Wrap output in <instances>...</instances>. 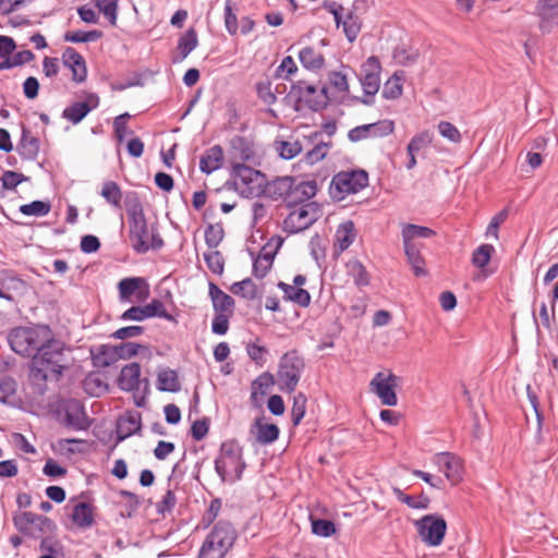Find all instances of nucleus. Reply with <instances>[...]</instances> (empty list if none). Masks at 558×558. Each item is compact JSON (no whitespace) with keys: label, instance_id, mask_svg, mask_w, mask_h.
Returning <instances> with one entry per match:
<instances>
[{"label":"nucleus","instance_id":"nucleus-26","mask_svg":"<svg viewBox=\"0 0 558 558\" xmlns=\"http://www.w3.org/2000/svg\"><path fill=\"white\" fill-rule=\"evenodd\" d=\"M208 290L214 313L234 314L235 302L232 296L223 292L214 282H209Z\"/></svg>","mask_w":558,"mask_h":558},{"label":"nucleus","instance_id":"nucleus-60","mask_svg":"<svg viewBox=\"0 0 558 558\" xmlns=\"http://www.w3.org/2000/svg\"><path fill=\"white\" fill-rule=\"evenodd\" d=\"M114 347L113 352H117L118 360H128L135 356L141 349L147 350V347L135 342H122Z\"/></svg>","mask_w":558,"mask_h":558},{"label":"nucleus","instance_id":"nucleus-14","mask_svg":"<svg viewBox=\"0 0 558 558\" xmlns=\"http://www.w3.org/2000/svg\"><path fill=\"white\" fill-rule=\"evenodd\" d=\"M153 317L163 318L170 323L178 324L179 313L172 314L167 312L162 301L153 299L150 303L144 306H131L121 314L120 319L123 322H143L144 319Z\"/></svg>","mask_w":558,"mask_h":558},{"label":"nucleus","instance_id":"nucleus-45","mask_svg":"<svg viewBox=\"0 0 558 558\" xmlns=\"http://www.w3.org/2000/svg\"><path fill=\"white\" fill-rule=\"evenodd\" d=\"M275 384V376L270 372H264L252 381L251 399L257 400V396L266 395L267 390Z\"/></svg>","mask_w":558,"mask_h":558},{"label":"nucleus","instance_id":"nucleus-59","mask_svg":"<svg viewBox=\"0 0 558 558\" xmlns=\"http://www.w3.org/2000/svg\"><path fill=\"white\" fill-rule=\"evenodd\" d=\"M204 260L208 269L215 275H221L225 269V259L219 251L204 253Z\"/></svg>","mask_w":558,"mask_h":558},{"label":"nucleus","instance_id":"nucleus-28","mask_svg":"<svg viewBox=\"0 0 558 558\" xmlns=\"http://www.w3.org/2000/svg\"><path fill=\"white\" fill-rule=\"evenodd\" d=\"M25 288V281L12 271L3 270L0 274V298L13 302V292H21Z\"/></svg>","mask_w":558,"mask_h":558},{"label":"nucleus","instance_id":"nucleus-15","mask_svg":"<svg viewBox=\"0 0 558 558\" xmlns=\"http://www.w3.org/2000/svg\"><path fill=\"white\" fill-rule=\"evenodd\" d=\"M418 535L427 545L436 547L439 546L447 532L446 520L437 514H426L415 522Z\"/></svg>","mask_w":558,"mask_h":558},{"label":"nucleus","instance_id":"nucleus-49","mask_svg":"<svg viewBox=\"0 0 558 558\" xmlns=\"http://www.w3.org/2000/svg\"><path fill=\"white\" fill-rule=\"evenodd\" d=\"M100 195L106 199L108 204L114 207L121 206L122 191L117 182L106 181L102 184Z\"/></svg>","mask_w":558,"mask_h":558},{"label":"nucleus","instance_id":"nucleus-11","mask_svg":"<svg viewBox=\"0 0 558 558\" xmlns=\"http://www.w3.org/2000/svg\"><path fill=\"white\" fill-rule=\"evenodd\" d=\"M368 185V173L363 169L340 171L329 185V194L335 201H342L349 194H356Z\"/></svg>","mask_w":558,"mask_h":558},{"label":"nucleus","instance_id":"nucleus-19","mask_svg":"<svg viewBox=\"0 0 558 558\" xmlns=\"http://www.w3.org/2000/svg\"><path fill=\"white\" fill-rule=\"evenodd\" d=\"M230 148L241 162L252 166L260 165V156L255 149L254 142L246 136L235 135L230 140Z\"/></svg>","mask_w":558,"mask_h":558},{"label":"nucleus","instance_id":"nucleus-29","mask_svg":"<svg viewBox=\"0 0 558 558\" xmlns=\"http://www.w3.org/2000/svg\"><path fill=\"white\" fill-rule=\"evenodd\" d=\"M537 11L541 19V29L549 32L558 21V0H539Z\"/></svg>","mask_w":558,"mask_h":558},{"label":"nucleus","instance_id":"nucleus-54","mask_svg":"<svg viewBox=\"0 0 558 558\" xmlns=\"http://www.w3.org/2000/svg\"><path fill=\"white\" fill-rule=\"evenodd\" d=\"M39 549L44 553L43 555L63 557V546L57 537V532L43 538L39 543Z\"/></svg>","mask_w":558,"mask_h":558},{"label":"nucleus","instance_id":"nucleus-1","mask_svg":"<svg viewBox=\"0 0 558 558\" xmlns=\"http://www.w3.org/2000/svg\"><path fill=\"white\" fill-rule=\"evenodd\" d=\"M71 349L54 332L28 364V380L36 392L44 395L47 381H59L64 372L71 367Z\"/></svg>","mask_w":558,"mask_h":558},{"label":"nucleus","instance_id":"nucleus-10","mask_svg":"<svg viewBox=\"0 0 558 558\" xmlns=\"http://www.w3.org/2000/svg\"><path fill=\"white\" fill-rule=\"evenodd\" d=\"M15 529L25 537L39 539L57 532V524L48 517L24 511L13 517Z\"/></svg>","mask_w":558,"mask_h":558},{"label":"nucleus","instance_id":"nucleus-5","mask_svg":"<svg viewBox=\"0 0 558 558\" xmlns=\"http://www.w3.org/2000/svg\"><path fill=\"white\" fill-rule=\"evenodd\" d=\"M236 538L234 525L228 520H218L205 537L198 550V558H225Z\"/></svg>","mask_w":558,"mask_h":558},{"label":"nucleus","instance_id":"nucleus-47","mask_svg":"<svg viewBox=\"0 0 558 558\" xmlns=\"http://www.w3.org/2000/svg\"><path fill=\"white\" fill-rule=\"evenodd\" d=\"M20 213L24 216L44 217L51 210L49 201H33L20 206Z\"/></svg>","mask_w":558,"mask_h":558},{"label":"nucleus","instance_id":"nucleus-38","mask_svg":"<svg viewBox=\"0 0 558 558\" xmlns=\"http://www.w3.org/2000/svg\"><path fill=\"white\" fill-rule=\"evenodd\" d=\"M254 427L257 429L256 440L262 445H270L279 438L280 429L274 423H263L260 418H257Z\"/></svg>","mask_w":558,"mask_h":558},{"label":"nucleus","instance_id":"nucleus-53","mask_svg":"<svg viewBox=\"0 0 558 558\" xmlns=\"http://www.w3.org/2000/svg\"><path fill=\"white\" fill-rule=\"evenodd\" d=\"M222 508V500L219 497L213 498L209 502L208 508L205 510L201 523L204 529L214 525L217 522V518Z\"/></svg>","mask_w":558,"mask_h":558},{"label":"nucleus","instance_id":"nucleus-22","mask_svg":"<svg viewBox=\"0 0 558 558\" xmlns=\"http://www.w3.org/2000/svg\"><path fill=\"white\" fill-rule=\"evenodd\" d=\"M142 384L147 388L148 380L141 379V365L138 363L133 362L122 367L118 378L120 389L136 391L141 389Z\"/></svg>","mask_w":558,"mask_h":558},{"label":"nucleus","instance_id":"nucleus-13","mask_svg":"<svg viewBox=\"0 0 558 558\" xmlns=\"http://www.w3.org/2000/svg\"><path fill=\"white\" fill-rule=\"evenodd\" d=\"M283 220V230L288 233H299L310 228L319 216V207L315 202L305 203L291 208Z\"/></svg>","mask_w":558,"mask_h":558},{"label":"nucleus","instance_id":"nucleus-37","mask_svg":"<svg viewBox=\"0 0 558 558\" xmlns=\"http://www.w3.org/2000/svg\"><path fill=\"white\" fill-rule=\"evenodd\" d=\"M299 60L306 70L313 72L322 70L325 65V58L323 53L310 46L300 50Z\"/></svg>","mask_w":558,"mask_h":558},{"label":"nucleus","instance_id":"nucleus-36","mask_svg":"<svg viewBox=\"0 0 558 558\" xmlns=\"http://www.w3.org/2000/svg\"><path fill=\"white\" fill-rule=\"evenodd\" d=\"M156 387L163 392H178L181 389L178 373L171 368H162L157 374Z\"/></svg>","mask_w":558,"mask_h":558},{"label":"nucleus","instance_id":"nucleus-58","mask_svg":"<svg viewBox=\"0 0 558 558\" xmlns=\"http://www.w3.org/2000/svg\"><path fill=\"white\" fill-rule=\"evenodd\" d=\"M234 3L232 0H226L225 2V26L229 35L234 36L239 32V22L236 14L233 11Z\"/></svg>","mask_w":558,"mask_h":558},{"label":"nucleus","instance_id":"nucleus-20","mask_svg":"<svg viewBox=\"0 0 558 558\" xmlns=\"http://www.w3.org/2000/svg\"><path fill=\"white\" fill-rule=\"evenodd\" d=\"M118 292L121 302H130L135 292H137V301H143L149 293L148 283L143 277H126L119 281Z\"/></svg>","mask_w":558,"mask_h":558},{"label":"nucleus","instance_id":"nucleus-32","mask_svg":"<svg viewBox=\"0 0 558 558\" xmlns=\"http://www.w3.org/2000/svg\"><path fill=\"white\" fill-rule=\"evenodd\" d=\"M278 289L283 292V300L292 302L301 307H307L311 304V294L303 288H296L292 284L279 281Z\"/></svg>","mask_w":558,"mask_h":558},{"label":"nucleus","instance_id":"nucleus-61","mask_svg":"<svg viewBox=\"0 0 558 558\" xmlns=\"http://www.w3.org/2000/svg\"><path fill=\"white\" fill-rule=\"evenodd\" d=\"M277 150L282 159L290 160L302 151V145L299 141L288 142L281 141L277 143Z\"/></svg>","mask_w":558,"mask_h":558},{"label":"nucleus","instance_id":"nucleus-21","mask_svg":"<svg viewBox=\"0 0 558 558\" xmlns=\"http://www.w3.org/2000/svg\"><path fill=\"white\" fill-rule=\"evenodd\" d=\"M142 429V414L137 411H126L117 420V442L140 434Z\"/></svg>","mask_w":558,"mask_h":558},{"label":"nucleus","instance_id":"nucleus-16","mask_svg":"<svg viewBox=\"0 0 558 558\" xmlns=\"http://www.w3.org/2000/svg\"><path fill=\"white\" fill-rule=\"evenodd\" d=\"M399 377L393 373L387 376L383 372L375 374L369 383L371 389L379 398L380 402L387 407H395L398 403L396 387L398 386Z\"/></svg>","mask_w":558,"mask_h":558},{"label":"nucleus","instance_id":"nucleus-46","mask_svg":"<svg viewBox=\"0 0 558 558\" xmlns=\"http://www.w3.org/2000/svg\"><path fill=\"white\" fill-rule=\"evenodd\" d=\"M402 76L395 72L384 84L381 96L385 99H397L402 95Z\"/></svg>","mask_w":558,"mask_h":558},{"label":"nucleus","instance_id":"nucleus-42","mask_svg":"<svg viewBox=\"0 0 558 558\" xmlns=\"http://www.w3.org/2000/svg\"><path fill=\"white\" fill-rule=\"evenodd\" d=\"M292 177H281L274 180L269 186V195L274 199H282L287 205L288 194L292 186Z\"/></svg>","mask_w":558,"mask_h":558},{"label":"nucleus","instance_id":"nucleus-27","mask_svg":"<svg viewBox=\"0 0 558 558\" xmlns=\"http://www.w3.org/2000/svg\"><path fill=\"white\" fill-rule=\"evenodd\" d=\"M40 142L37 137L33 136L31 131L23 125L21 131V138L16 145V151L22 159L35 160L39 154Z\"/></svg>","mask_w":558,"mask_h":558},{"label":"nucleus","instance_id":"nucleus-7","mask_svg":"<svg viewBox=\"0 0 558 558\" xmlns=\"http://www.w3.org/2000/svg\"><path fill=\"white\" fill-rule=\"evenodd\" d=\"M288 98L289 100H293L295 111H301L306 107L317 112L325 109L329 101L327 87L318 89L315 85L304 80L292 83Z\"/></svg>","mask_w":558,"mask_h":558},{"label":"nucleus","instance_id":"nucleus-2","mask_svg":"<svg viewBox=\"0 0 558 558\" xmlns=\"http://www.w3.org/2000/svg\"><path fill=\"white\" fill-rule=\"evenodd\" d=\"M126 198V214L129 222V239L133 251L137 254H145L149 250L158 251L165 242L160 236L157 227L148 226L143 205L135 193Z\"/></svg>","mask_w":558,"mask_h":558},{"label":"nucleus","instance_id":"nucleus-57","mask_svg":"<svg viewBox=\"0 0 558 558\" xmlns=\"http://www.w3.org/2000/svg\"><path fill=\"white\" fill-rule=\"evenodd\" d=\"M433 142V134L429 131H422L415 134L408 144V153H418L422 148L428 147Z\"/></svg>","mask_w":558,"mask_h":558},{"label":"nucleus","instance_id":"nucleus-40","mask_svg":"<svg viewBox=\"0 0 558 558\" xmlns=\"http://www.w3.org/2000/svg\"><path fill=\"white\" fill-rule=\"evenodd\" d=\"M114 345L101 344L96 349V352L92 350L93 363L97 367H108L118 361L116 356L117 352H113Z\"/></svg>","mask_w":558,"mask_h":558},{"label":"nucleus","instance_id":"nucleus-33","mask_svg":"<svg viewBox=\"0 0 558 558\" xmlns=\"http://www.w3.org/2000/svg\"><path fill=\"white\" fill-rule=\"evenodd\" d=\"M401 235L403 245H420L414 242V239H429L436 235V231L424 226H418L414 223H402L401 225Z\"/></svg>","mask_w":558,"mask_h":558},{"label":"nucleus","instance_id":"nucleus-64","mask_svg":"<svg viewBox=\"0 0 558 558\" xmlns=\"http://www.w3.org/2000/svg\"><path fill=\"white\" fill-rule=\"evenodd\" d=\"M312 532L322 537H329L336 533V525L327 519H316L312 521Z\"/></svg>","mask_w":558,"mask_h":558},{"label":"nucleus","instance_id":"nucleus-63","mask_svg":"<svg viewBox=\"0 0 558 558\" xmlns=\"http://www.w3.org/2000/svg\"><path fill=\"white\" fill-rule=\"evenodd\" d=\"M119 0H96V7L108 19L111 25L117 24Z\"/></svg>","mask_w":558,"mask_h":558},{"label":"nucleus","instance_id":"nucleus-25","mask_svg":"<svg viewBox=\"0 0 558 558\" xmlns=\"http://www.w3.org/2000/svg\"><path fill=\"white\" fill-rule=\"evenodd\" d=\"M436 463L450 482L457 483L461 480V460L454 453H437Z\"/></svg>","mask_w":558,"mask_h":558},{"label":"nucleus","instance_id":"nucleus-44","mask_svg":"<svg viewBox=\"0 0 558 558\" xmlns=\"http://www.w3.org/2000/svg\"><path fill=\"white\" fill-rule=\"evenodd\" d=\"M230 291L242 299L253 301L257 298V286L251 278H245L241 281L234 282L230 287Z\"/></svg>","mask_w":558,"mask_h":558},{"label":"nucleus","instance_id":"nucleus-8","mask_svg":"<svg viewBox=\"0 0 558 558\" xmlns=\"http://www.w3.org/2000/svg\"><path fill=\"white\" fill-rule=\"evenodd\" d=\"M53 414L56 420L70 430H88L93 423L84 404L73 398L59 400L54 405Z\"/></svg>","mask_w":558,"mask_h":558},{"label":"nucleus","instance_id":"nucleus-24","mask_svg":"<svg viewBox=\"0 0 558 558\" xmlns=\"http://www.w3.org/2000/svg\"><path fill=\"white\" fill-rule=\"evenodd\" d=\"M63 64L71 69L72 78L75 83H83L87 78V68L85 59L74 48L66 47L62 53Z\"/></svg>","mask_w":558,"mask_h":558},{"label":"nucleus","instance_id":"nucleus-30","mask_svg":"<svg viewBox=\"0 0 558 558\" xmlns=\"http://www.w3.org/2000/svg\"><path fill=\"white\" fill-rule=\"evenodd\" d=\"M223 162V149L220 145H214L206 149L201 156L199 170L203 173L210 174L221 168Z\"/></svg>","mask_w":558,"mask_h":558},{"label":"nucleus","instance_id":"nucleus-39","mask_svg":"<svg viewBox=\"0 0 558 558\" xmlns=\"http://www.w3.org/2000/svg\"><path fill=\"white\" fill-rule=\"evenodd\" d=\"M356 232L352 220L342 222L336 231V241L341 252L345 251L355 240Z\"/></svg>","mask_w":558,"mask_h":558},{"label":"nucleus","instance_id":"nucleus-31","mask_svg":"<svg viewBox=\"0 0 558 558\" xmlns=\"http://www.w3.org/2000/svg\"><path fill=\"white\" fill-rule=\"evenodd\" d=\"M198 45L197 32L190 27L178 39V54L173 57L172 62H182Z\"/></svg>","mask_w":558,"mask_h":558},{"label":"nucleus","instance_id":"nucleus-17","mask_svg":"<svg viewBox=\"0 0 558 558\" xmlns=\"http://www.w3.org/2000/svg\"><path fill=\"white\" fill-rule=\"evenodd\" d=\"M395 131V122L389 119L379 120L374 123L363 124L351 129L348 138L353 142H360L368 137H385Z\"/></svg>","mask_w":558,"mask_h":558},{"label":"nucleus","instance_id":"nucleus-18","mask_svg":"<svg viewBox=\"0 0 558 558\" xmlns=\"http://www.w3.org/2000/svg\"><path fill=\"white\" fill-rule=\"evenodd\" d=\"M317 193V183L315 180L298 181L292 179V186L288 194L287 207L293 208L295 206L310 203Z\"/></svg>","mask_w":558,"mask_h":558},{"label":"nucleus","instance_id":"nucleus-34","mask_svg":"<svg viewBox=\"0 0 558 558\" xmlns=\"http://www.w3.org/2000/svg\"><path fill=\"white\" fill-rule=\"evenodd\" d=\"M422 245H403L407 260L416 277H425L428 275L426 263L421 254Z\"/></svg>","mask_w":558,"mask_h":558},{"label":"nucleus","instance_id":"nucleus-4","mask_svg":"<svg viewBox=\"0 0 558 558\" xmlns=\"http://www.w3.org/2000/svg\"><path fill=\"white\" fill-rule=\"evenodd\" d=\"M245 469L243 448L233 439L223 441L215 459V471L220 481L230 484L239 482Z\"/></svg>","mask_w":558,"mask_h":558},{"label":"nucleus","instance_id":"nucleus-55","mask_svg":"<svg viewBox=\"0 0 558 558\" xmlns=\"http://www.w3.org/2000/svg\"><path fill=\"white\" fill-rule=\"evenodd\" d=\"M306 396L303 392H299L293 397V404L291 409V420L293 426H298L303 420L306 412Z\"/></svg>","mask_w":558,"mask_h":558},{"label":"nucleus","instance_id":"nucleus-51","mask_svg":"<svg viewBox=\"0 0 558 558\" xmlns=\"http://www.w3.org/2000/svg\"><path fill=\"white\" fill-rule=\"evenodd\" d=\"M17 384L10 376L0 377V402L3 404H12L15 397Z\"/></svg>","mask_w":558,"mask_h":558},{"label":"nucleus","instance_id":"nucleus-52","mask_svg":"<svg viewBox=\"0 0 558 558\" xmlns=\"http://www.w3.org/2000/svg\"><path fill=\"white\" fill-rule=\"evenodd\" d=\"M342 29L349 43H353L360 34L361 21L353 12H349L342 22Z\"/></svg>","mask_w":558,"mask_h":558},{"label":"nucleus","instance_id":"nucleus-50","mask_svg":"<svg viewBox=\"0 0 558 558\" xmlns=\"http://www.w3.org/2000/svg\"><path fill=\"white\" fill-rule=\"evenodd\" d=\"M495 253V247L492 244H481L472 254V264L476 268L486 267Z\"/></svg>","mask_w":558,"mask_h":558},{"label":"nucleus","instance_id":"nucleus-6","mask_svg":"<svg viewBox=\"0 0 558 558\" xmlns=\"http://www.w3.org/2000/svg\"><path fill=\"white\" fill-rule=\"evenodd\" d=\"M253 167L243 162L232 163L230 179L226 182L225 186L228 190H234L244 197L258 195L263 192L265 175Z\"/></svg>","mask_w":558,"mask_h":558},{"label":"nucleus","instance_id":"nucleus-9","mask_svg":"<svg viewBox=\"0 0 558 558\" xmlns=\"http://www.w3.org/2000/svg\"><path fill=\"white\" fill-rule=\"evenodd\" d=\"M304 369L305 362L298 350L286 352L279 360L277 371V380L280 391L286 393L294 392Z\"/></svg>","mask_w":558,"mask_h":558},{"label":"nucleus","instance_id":"nucleus-3","mask_svg":"<svg viewBox=\"0 0 558 558\" xmlns=\"http://www.w3.org/2000/svg\"><path fill=\"white\" fill-rule=\"evenodd\" d=\"M52 333L48 325L17 326L9 330L8 342L14 353L32 360Z\"/></svg>","mask_w":558,"mask_h":558},{"label":"nucleus","instance_id":"nucleus-56","mask_svg":"<svg viewBox=\"0 0 558 558\" xmlns=\"http://www.w3.org/2000/svg\"><path fill=\"white\" fill-rule=\"evenodd\" d=\"M225 232L220 223L208 225L205 229V243L209 248H216L223 240Z\"/></svg>","mask_w":558,"mask_h":558},{"label":"nucleus","instance_id":"nucleus-35","mask_svg":"<svg viewBox=\"0 0 558 558\" xmlns=\"http://www.w3.org/2000/svg\"><path fill=\"white\" fill-rule=\"evenodd\" d=\"M71 519L77 527H90L95 522L93 506L85 501L76 504L73 507Z\"/></svg>","mask_w":558,"mask_h":558},{"label":"nucleus","instance_id":"nucleus-48","mask_svg":"<svg viewBox=\"0 0 558 558\" xmlns=\"http://www.w3.org/2000/svg\"><path fill=\"white\" fill-rule=\"evenodd\" d=\"M104 36V33L99 29L93 31H74L66 32L63 36L65 41L80 44V43H89L96 41Z\"/></svg>","mask_w":558,"mask_h":558},{"label":"nucleus","instance_id":"nucleus-62","mask_svg":"<svg viewBox=\"0 0 558 558\" xmlns=\"http://www.w3.org/2000/svg\"><path fill=\"white\" fill-rule=\"evenodd\" d=\"M272 83L269 78L258 81L255 84L257 96L267 105H272L277 101V96L271 89Z\"/></svg>","mask_w":558,"mask_h":558},{"label":"nucleus","instance_id":"nucleus-23","mask_svg":"<svg viewBox=\"0 0 558 558\" xmlns=\"http://www.w3.org/2000/svg\"><path fill=\"white\" fill-rule=\"evenodd\" d=\"M99 105V97L96 94H89L86 101H76L64 108L62 118L78 124L83 119Z\"/></svg>","mask_w":558,"mask_h":558},{"label":"nucleus","instance_id":"nucleus-43","mask_svg":"<svg viewBox=\"0 0 558 558\" xmlns=\"http://www.w3.org/2000/svg\"><path fill=\"white\" fill-rule=\"evenodd\" d=\"M392 493L400 502L405 504L409 508L427 509L429 507L430 499L425 494H421L416 499L413 496L404 494L399 487H393Z\"/></svg>","mask_w":558,"mask_h":558},{"label":"nucleus","instance_id":"nucleus-41","mask_svg":"<svg viewBox=\"0 0 558 558\" xmlns=\"http://www.w3.org/2000/svg\"><path fill=\"white\" fill-rule=\"evenodd\" d=\"M348 275L353 279L354 284L357 288L367 287L371 282V277L368 271L362 262L354 259L347 264Z\"/></svg>","mask_w":558,"mask_h":558},{"label":"nucleus","instance_id":"nucleus-12","mask_svg":"<svg viewBox=\"0 0 558 558\" xmlns=\"http://www.w3.org/2000/svg\"><path fill=\"white\" fill-rule=\"evenodd\" d=\"M381 64L376 56H371L361 65L360 83L364 92V98L361 101L371 106L374 104V97L380 87Z\"/></svg>","mask_w":558,"mask_h":558}]
</instances>
